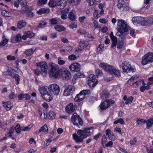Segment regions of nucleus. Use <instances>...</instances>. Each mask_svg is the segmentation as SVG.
I'll return each instance as SVG.
<instances>
[{
  "mask_svg": "<svg viewBox=\"0 0 153 153\" xmlns=\"http://www.w3.org/2000/svg\"><path fill=\"white\" fill-rule=\"evenodd\" d=\"M141 82L140 81H137L133 84V86L134 88H137L140 84Z\"/></svg>",
  "mask_w": 153,
  "mask_h": 153,
  "instance_id": "52",
  "label": "nucleus"
},
{
  "mask_svg": "<svg viewBox=\"0 0 153 153\" xmlns=\"http://www.w3.org/2000/svg\"><path fill=\"white\" fill-rule=\"evenodd\" d=\"M1 13L3 16H5L10 17L11 16V13L5 10H2Z\"/></svg>",
  "mask_w": 153,
  "mask_h": 153,
  "instance_id": "30",
  "label": "nucleus"
},
{
  "mask_svg": "<svg viewBox=\"0 0 153 153\" xmlns=\"http://www.w3.org/2000/svg\"><path fill=\"white\" fill-rule=\"evenodd\" d=\"M49 74L52 78H57L59 76L60 69L57 65L50 62L49 64Z\"/></svg>",
  "mask_w": 153,
  "mask_h": 153,
  "instance_id": "2",
  "label": "nucleus"
},
{
  "mask_svg": "<svg viewBox=\"0 0 153 153\" xmlns=\"http://www.w3.org/2000/svg\"><path fill=\"white\" fill-rule=\"evenodd\" d=\"M153 61V53H148L145 54L143 57L142 61L143 65H145L149 62H152Z\"/></svg>",
  "mask_w": 153,
  "mask_h": 153,
  "instance_id": "6",
  "label": "nucleus"
},
{
  "mask_svg": "<svg viewBox=\"0 0 153 153\" xmlns=\"http://www.w3.org/2000/svg\"><path fill=\"white\" fill-rule=\"evenodd\" d=\"M80 65L77 63H74L69 67L70 70L72 71H78L80 70Z\"/></svg>",
  "mask_w": 153,
  "mask_h": 153,
  "instance_id": "12",
  "label": "nucleus"
},
{
  "mask_svg": "<svg viewBox=\"0 0 153 153\" xmlns=\"http://www.w3.org/2000/svg\"><path fill=\"white\" fill-rule=\"evenodd\" d=\"M49 21L50 22V24L53 25H55L57 24L58 21L56 18H52L50 19Z\"/></svg>",
  "mask_w": 153,
  "mask_h": 153,
  "instance_id": "35",
  "label": "nucleus"
},
{
  "mask_svg": "<svg viewBox=\"0 0 153 153\" xmlns=\"http://www.w3.org/2000/svg\"><path fill=\"white\" fill-rule=\"evenodd\" d=\"M7 59L8 60H14L15 59V56L11 55H8L7 56Z\"/></svg>",
  "mask_w": 153,
  "mask_h": 153,
  "instance_id": "62",
  "label": "nucleus"
},
{
  "mask_svg": "<svg viewBox=\"0 0 153 153\" xmlns=\"http://www.w3.org/2000/svg\"><path fill=\"white\" fill-rule=\"evenodd\" d=\"M71 120L74 125L78 127L79 124L82 126L83 123L82 120L76 113H74L71 117Z\"/></svg>",
  "mask_w": 153,
  "mask_h": 153,
  "instance_id": "5",
  "label": "nucleus"
},
{
  "mask_svg": "<svg viewBox=\"0 0 153 153\" xmlns=\"http://www.w3.org/2000/svg\"><path fill=\"white\" fill-rule=\"evenodd\" d=\"M75 91V88L72 85H69L64 91V95L65 96H68L72 94Z\"/></svg>",
  "mask_w": 153,
  "mask_h": 153,
  "instance_id": "11",
  "label": "nucleus"
},
{
  "mask_svg": "<svg viewBox=\"0 0 153 153\" xmlns=\"http://www.w3.org/2000/svg\"><path fill=\"white\" fill-rule=\"evenodd\" d=\"M12 77L16 81V84L18 85L20 81L19 76L18 74H16L13 75Z\"/></svg>",
  "mask_w": 153,
  "mask_h": 153,
  "instance_id": "36",
  "label": "nucleus"
},
{
  "mask_svg": "<svg viewBox=\"0 0 153 153\" xmlns=\"http://www.w3.org/2000/svg\"><path fill=\"white\" fill-rule=\"evenodd\" d=\"M81 91L85 96L86 95L90 93V90H83Z\"/></svg>",
  "mask_w": 153,
  "mask_h": 153,
  "instance_id": "50",
  "label": "nucleus"
},
{
  "mask_svg": "<svg viewBox=\"0 0 153 153\" xmlns=\"http://www.w3.org/2000/svg\"><path fill=\"white\" fill-rule=\"evenodd\" d=\"M26 23L24 20L20 21L18 22L17 26L19 29H21L26 26Z\"/></svg>",
  "mask_w": 153,
  "mask_h": 153,
  "instance_id": "25",
  "label": "nucleus"
},
{
  "mask_svg": "<svg viewBox=\"0 0 153 153\" xmlns=\"http://www.w3.org/2000/svg\"><path fill=\"white\" fill-rule=\"evenodd\" d=\"M122 67L123 72L128 73L130 71L132 72H134L135 71V69L132 68L131 64L128 62L126 61L122 63Z\"/></svg>",
  "mask_w": 153,
  "mask_h": 153,
  "instance_id": "8",
  "label": "nucleus"
},
{
  "mask_svg": "<svg viewBox=\"0 0 153 153\" xmlns=\"http://www.w3.org/2000/svg\"><path fill=\"white\" fill-rule=\"evenodd\" d=\"M48 88V87L44 86L39 87V90L42 96L45 94L48 93V91H47Z\"/></svg>",
  "mask_w": 153,
  "mask_h": 153,
  "instance_id": "16",
  "label": "nucleus"
},
{
  "mask_svg": "<svg viewBox=\"0 0 153 153\" xmlns=\"http://www.w3.org/2000/svg\"><path fill=\"white\" fill-rule=\"evenodd\" d=\"M93 8L94 10V12L93 13L94 17L96 19H98L100 17V14H98V11L96 9V7H93Z\"/></svg>",
  "mask_w": 153,
  "mask_h": 153,
  "instance_id": "27",
  "label": "nucleus"
},
{
  "mask_svg": "<svg viewBox=\"0 0 153 153\" xmlns=\"http://www.w3.org/2000/svg\"><path fill=\"white\" fill-rule=\"evenodd\" d=\"M123 44V41H119L117 45V48L118 49L121 48L122 47Z\"/></svg>",
  "mask_w": 153,
  "mask_h": 153,
  "instance_id": "56",
  "label": "nucleus"
},
{
  "mask_svg": "<svg viewBox=\"0 0 153 153\" xmlns=\"http://www.w3.org/2000/svg\"><path fill=\"white\" fill-rule=\"evenodd\" d=\"M50 12L49 9L45 8H41L39 10L37 11V13L39 15H41L42 14H47Z\"/></svg>",
  "mask_w": 153,
  "mask_h": 153,
  "instance_id": "21",
  "label": "nucleus"
},
{
  "mask_svg": "<svg viewBox=\"0 0 153 153\" xmlns=\"http://www.w3.org/2000/svg\"><path fill=\"white\" fill-rule=\"evenodd\" d=\"M68 58L71 60H75L76 59V56L72 54L69 55Z\"/></svg>",
  "mask_w": 153,
  "mask_h": 153,
  "instance_id": "51",
  "label": "nucleus"
},
{
  "mask_svg": "<svg viewBox=\"0 0 153 153\" xmlns=\"http://www.w3.org/2000/svg\"><path fill=\"white\" fill-rule=\"evenodd\" d=\"M34 50H33L32 48L26 50L24 53L27 56H30L32 55L33 53Z\"/></svg>",
  "mask_w": 153,
  "mask_h": 153,
  "instance_id": "31",
  "label": "nucleus"
},
{
  "mask_svg": "<svg viewBox=\"0 0 153 153\" xmlns=\"http://www.w3.org/2000/svg\"><path fill=\"white\" fill-rule=\"evenodd\" d=\"M99 66L105 71L108 72L110 74L113 72L112 71L114 67L111 65L105 63H102L100 64Z\"/></svg>",
  "mask_w": 153,
  "mask_h": 153,
  "instance_id": "10",
  "label": "nucleus"
},
{
  "mask_svg": "<svg viewBox=\"0 0 153 153\" xmlns=\"http://www.w3.org/2000/svg\"><path fill=\"white\" fill-rule=\"evenodd\" d=\"M130 34L131 36L135 37L136 34V33L134 30H131L130 31Z\"/></svg>",
  "mask_w": 153,
  "mask_h": 153,
  "instance_id": "63",
  "label": "nucleus"
},
{
  "mask_svg": "<svg viewBox=\"0 0 153 153\" xmlns=\"http://www.w3.org/2000/svg\"><path fill=\"white\" fill-rule=\"evenodd\" d=\"M48 1V0H39L37 3L39 5H42L43 4H46Z\"/></svg>",
  "mask_w": 153,
  "mask_h": 153,
  "instance_id": "40",
  "label": "nucleus"
},
{
  "mask_svg": "<svg viewBox=\"0 0 153 153\" xmlns=\"http://www.w3.org/2000/svg\"><path fill=\"white\" fill-rule=\"evenodd\" d=\"M137 141L136 138L135 137L132 140L130 141V144L131 145H135Z\"/></svg>",
  "mask_w": 153,
  "mask_h": 153,
  "instance_id": "48",
  "label": "nucleus"
},
{
  "mask_svg": "<svg viewBox=\"0 0 153 153\" xmlns=\"http://www.w3.org/2000/svg\"><path fill=\"white\" fill-rule=\"evenodd\" d=\"M3 105L4 108L7 110H10L13 106V104L9 101L3 102Z\"/></svg>",
  "mask_w": 153,
  "mask_h": 153,
  "instance_id": "18",
  "label": "nucleus"
},
{
  "mask_svg": "<svg viewBox=\"0 0 153 153\" xmlns=\"http://www.w3.org/2000/svg\"><path fill=\"white\" fill-rule=\"evenodd\" d=\"M106 137L105 135H103L102 137V143L103 146V144L105 143V142L107 141Z\"/></svg>",
  "mask_w": 153,
  "mask_h": 153,
  "instance_id": "53",
  "label": "nucleus"
},
{
  "mask_svg": "<svg viewBox=\"0 0 153 153\" xmlns=\"http://www.w3.org/2000/svg\"><path fill=\"white\" fill-rule=\"evenodd\" d=\"M133 99V97H128L126 100L125 103L128 104L129 103H131L132 102Z\"/></svg>",
  "mask_w": 153,
  "mask_h": 153,
  "instance_id": "43",
  "label": "nucleus"
},
{
  "mask_svg": "<svg viewBox=\"0 0 153 153\" xmlns=\"http://www.w3.org/2000/svg\"><path fill=\"white\" fill-rule=\"evenodd\" d=\"M42 97L44 99L48 102L50 101L53 99L52 97L51 96V95L49 94L48 92L45 94L44 95L42 96Z\"/></svg>",
  "mask_w": 153,
  "mask_h": 153,
  "instance_id": "23",
  "label": "nucleus"
},
{
  "mask_svg": "<svg viewBox=\"0 0 153 153\" xmlns=\"http://www.w3.org/2000/svg\"><path fill=\"white\" fill-rule=\"evenodd\" d=\"M85 96L81 91L79 94H77L74 98V101L76 102H79L82 101L85 98Z\"/></svg>",
  "mask_w": 153,
  "mask_h": 153,
  "instance_id": "15",
  "label": "nucleus"
},
{
  "mask_svg": "<svg viewBox=\"0 0 153 153\" xmlns=\"http://www.w3.org/2000/svg\"><path fill=\"white\" fill-rule=\"evenodd\" d=\"M48 89L50 93L52 92L54 95H57L59 93L60 88L58 85L53 84L49 85Z\"/></svg>",
  "mask_w": 153,
  "mask_h": 153,
  "instance_id": "7",
  "label": "nucleus"
},
{
  "mask_svg": "<svg viewBox=\"0 0 153 153\" xmlns=\"http://www.w3.org/2000/svg\"><path fill=\"white\" fill-rule=\"evenodd\" d=\"M145 120H144L139 119L137 120L136 121V123L137 124H140V123H145Z\"/></svg>",
  "mask_w": 153,
  "mask_h": 153,
  "instance_id": "60",
  "label": "nucleus"
},
{
  "mask_svg": "<svg viewBox=\"0 0 153 153\" xmlns=\"http://www.w3.org/2000/svg\"><path fill=\"white\" fill-rule=\"evenodd\" d=\"M146 123L147 124V128L149 129L150 127H151L153 124V119L152 118L149 119L146 121Z\"/></svg>",
  "mask_w": 153,
  "mask_h": 153,
  "instance_id": "28",
  "label": "nucleus"
},
{
  "mask_svg": "<svg viewBox=\"0 0 153 153\" xmlns=\"http://www.w3.org/2000/svg\"><path fill=\"white\" fill-rule=\"evenodd\" d=\"M54 28L57 31L61 32L65 30L66 28L62 25H56L54 26Z\"/></svg>",
  "mask_w": 153,
  "mask_h": 153,
  "instance_id": "24",
  "label": "nucleus"
},
{
  "mask_svg": "<svg viewBox=\"0 0 153 153\" xmlns=\"http://www.w3.org/2000/svg\"><path fill=\"white\" fill-rule=\"evenodd\" d=\"M56 1H50L48 3V4L51 7H53L56 6Z\"/></svg>",
  "mask_w": 153,
  "mask_h": 153,
  "instance_id": "44",
  "label": "nucleus"
},
{
  "mask_svg": "<svg viewBox=\"0 0 153 153\" xmlns=\"http://www.w3.org/2000/svg\"><path fill=\"white\" fill-rule=\"evenodd\" d=\"M68 18L72 21H74L75 19V16L74 13L72 12H70L68 15Z\"/></svg>",
  "mask_w": 153,
  "mask_h": 153,
  "instance_id": "33",
  "label": "nucleus"
},
{
  "mask_svg": "<svg viewBox=\"0 0 153 153\" xmlns=\"http://www.w3.org/2000/svg\"><path fill=\"white\" fill-rule=\"evenodd\" d=\"M112 132L109 129H107L105 131L106 135L108 137L109 136L112 134Z\"/></svg>",
  "mask_w": 153,
  "mask_h": 153,
  "instance_id": "57",
  "label": "nucleus"
},
{
  "mask_svg": "<svg viewBox=\"0 0 153 153\" xmlns=\"http://www.w3.org/2000/svg\"><path fill=\"white\" fill-rule=\"evenodd\" d=\"M96 75L98 76L101 75L102 73L100 70L99 69H97L96 70Z\"/></svg>",
  "mask_w": 153,
  "mask_h": 153,
  "instance_id": "55",
  "label": "nucleus"
},
{
  "mask_svg": "<svg viewBox=\"0 0 153 153\" xmlns=\"http://www.w3.org/2000/svg\"><path fill=\"white\" fill-rule=\"evenodd\" d=\"M109 93L105 91H103L102 93L100 94V96L101 99L104 100L108 98V97Z\"/></svg>",
  "mask_w": 153,
  "mask_h": 153,
  "instance_id": "26",
  "label": "nucleus"
},
{
  "mask_svg": "<svg viewBox=\"0 0 153 153\" xmlns=\"http://www.w3.org/2000/svg\"><path fill=\"white\" fill-rule=\"evenodd\" d=\"M65 109L67 113H71L74 111L75 107L72 103H70L66 106Z\"/></svg>",
  "mask_w": 153,
  "mask_h": 153,
  "instance_id": "13",
  "label": "nucleus"
},
{
  "mask_svg": "<svg viewBox=\"0 0 153 153\" xmlns=\"http://www.w3.org/2000/svg\"><path fill=\"white\" fill-rule=\"evenodd\" d=\"M153 19V18L152 17H148V20L150 21V22H149L148 23H146V24H145V25H146L150 26L152 24H153V19Z\"/></svg>",
  "mask_w": 153,
  "mask_h": 153,
  "instance_id": "46",
  "label": "nucleus"
},
{
  "mask_svg": "<svg viewBox=\"0 0 153 153\" xmlns=\"http://www.w3.org/2000/svg\"><path fill=\"white\" fill-rule=\"evenodd\" d=\"M112 71L113 72L111 73V74H113L117 76H120V71L118 70H117L114 68Z\"/></svg>",
  "mask_w": 153,
  "mask_h": 153,
  "instance_id": "32",
  "label": "nucleus"
},
{
  "mask_svg": "<svg viewBox=\"0 0 153 153\" xmlns=\"http://www.w3.org/2000/svg\"><path fill=\"white\" fill-rule=\"evenodd\" d=\"M39 114L40 115L41 118L42 119H45L47 117V113L44 111H43L42 112L40 111H39Z\"/></svg>",
  "mask_w": 153,
  "mask_h": 153,
  "instance_id": "29",
  "label": "nucleus"
},
{
  "mask_svg": "<svg viewBox=\"0 0 153 153\" xmlns=\"http://www.w3.org/2000/svg\"><path fill=\"white\" fill-rule=\"evenodd\" d=\"M117 26V30L118 31L125 33L129 30V27L126 22L123 20H118Z\"/></svg>",
  "mask_w": 153,
  "mask_h": 153,
  "instance_id": "3",
  "label": "nucleus"
},
{
  "mask_svg": "<svg viewBox=\"0 0 153 153\" xmlns=\"http://www.w3.org/2000/svg\"><path fill=\"white\" fill-rule=\"evenodd\" d=\"M21 128V127H20V125L18 123L15 127V129L17 133H19L21 131H22Z\"/></svg>",
  "mask_w": 153,
  "mask_h": 153,
  "instance_id": "39",
  "label": "nucleus"
},
{
  "mask_svg": "<svg viewBox=\"0 0 153 153\" xmlns=\"http://www.w3.org/2000/svg\"><path fill=\"white\" fill-rule=\"evenodd\" d=\"M26 15L27 16L29 17H33L34 15V14L32 12H31L30 11H28L26 13Z\"/></svg>",
  "mask_w": 153,
  "mask_h": 153,
  "instance_id": "61",
  "label": "nucleus"
},
{
  "mask_svg": "<svg viewBox=\"0 0 153 153\" xmlns=\"http://www.w3.org/2000/svg\"><path fill=\"white\" fill-rule=\"evenodd\" d=\"M68 11L69 9L68 8L65 9L61 11V17L62 19H65L67 18V14L68 13Z\"/></svg>",
  "mask_w": 153,
  "mask_h": 153,
  "instance_id": "19",
  "label": "nucleus"
},
{
  "mask_svg": "<svg viewBox=\"0 0 153 153\" xmlns=\"http://www.w3.org/2000/svg\"><path fill=\"white\" fill-rule=\"evenodd\" d=\"M88 84L91 87H94L97 85L98 80L96 79L95 76L93 74L89 75L88 78Z\"/></svg>",
  "mask_w": 153,
  "mask_h": 153,
  "instance_id": "9",
  "label": "nucleus"
},
{
  "mask_svg": "<svg viewBox=\"0 0 153 153\" xmlns=\"http://www.w3.org/2000/svg\"><path fill=\"white\" fill-rule=\"evenodd\" d=\"M36 66H37L38 68L40 69L41 73L43 76L46 75L48 67L47 63L45 62H42L36 63Z\"/></svg>",
  "mask_w": 153,
  "mask_h": 153,
  "instance_id": "4",
  "label": "nucleus"
},
{
  "mask_svg": "<svg viewBox=\"0 0 153 153\" xmlns=\"http://www.w3.org/2000/svg\"><path fill=\"white\" fill-rule=\"evenodd\" d=\"M48 128L47 125L45 124L43 127H42L39 130V132H41L42 131L45 132L48 131Z\"/></svg>",
  "mask_w": 153,
  "mask_h": 153,
  "instance_id": "34",
  "label": "nucleus"
},
{
  "mask_svg": "<svg viewBox=\"0 0 153 153\" xmlns=\"http://www.w3.org/2000/svg\"><path fill=\"white\" fill-rule=\"evenodd\" d=\"M110 36L112 41V43L111 45V47L114 48L116 46L117 44V38L113 35V32H111L110 34Z\"/></svg>",
  "mask_w": 153,
  "mask_h": 153,
  "instance_id": "14",
  "label": "nucleus"
},
{
  "mask_svg": "<svg viewBox=\"0 0 153 153\" xmlns=\"http://www.w3.org/2000/svg\"><path fill=\"white\" fill-rule=\"evenodd\" d=\"M32 127L30 125H29L27 127H21V130L22 131H29L31 128Z\"/></svg>",
  "mask_w": 153,
  "mask_h": 153,
  "instance_id": "38",
  "label": "nucleus"
},
{
  "mask_svg": "<svg viewBox=\"0 0 153 153\" xmlns=\"http://www.w3.org/2000/svg\"><path fill=\"white\" fill-rule=\"evenodd\" d=\"M107 138L109 140H114L116 139V137L113 132L112 133V134L109 136Z\"/></svg>",
  "mask_w": 153,
  "mask_h": 153,
  "instance_id": "45",
  "label": "nucleus"
},
{
  "mask_svg": "<svg viewBox=\"0 0 153 153\" xmlns=\"http://www.w3.org/2000/svg\"><path fill=\"white\" fill-rule=\"evenodd\" d=\"M144 18L143 17H134L132 19V21L133 23H140L142 25V21H144Z\"/></svg>",
  "mask_w": 153,
  "mask_h": 153,
  "instance_id": "22",
  "label": "nucleus"
},
{
  "mask_svg": "<svg viewBox=\"0 0 153 153\" xmlns=\"http://www.w3.org/2000/svg\"><path fill=\"white\" fill-rule=\"evenodd\" d=\"M62 76L64 79H69L71 77V74L68 71H64L62 74Z\"/></svg>",
  "mask_w": 153,
  "mask_h": 153,
  "instance_id": "17",
  "label": "nucleus"
},
{
  "mask_svg": "<svg viewBox=\"0 0 153 153\" xmlns=\"http://www.w3.org/2000/svg\"><path fill=\"white\" fill-rule=\"evenodd\" d=\"M49 115L51 118V119H53L55 118V114L53 111H50L49 112Z\"/></svg>",
  "mask_w": 153,
  "mask_h": 153,
  "instance_id": "47",
  "label": "nucleus"
},
{
  "mask_svg": "<svg viewBox=\"0 0 153 153\" xmlns=\"http://www.w3.org/2000/svg\"><path fill=\"white\" fill-rule=\"evenodd\" d=\"M58 63L60 65H63L65 63V61L62 60L60 58H58Z\"/></svg>",
  "mask_w": 153,
  "mask_h": 153,
  "instance_id": "54",
  "label": "nucleus"
},
{
  "mask_svg": "<svg viewBox=\"0 0 153 153\" xmlns=\"http://www.w3.org/2000/svg\"><path fill=\"white\" fill-rule=\"evenodd\" d=\"M108 101L107 100L104 101L100 105V106L101 110H105L109 107V103Z\"/></svg>",
  "mask_w": 153,
  "mask_h": 153,
  "instance_id": "20",
  "label": "nucleus"
},
{
  "mask_svg": "<svg viewBox=\"0 0 153 153\" xmlns=\"http://www.w3.org/2000/svg\"><path fill=\"white\" fill-rule=\"evenodd\" d=\"M84 76V75L83 74H82L79 72H78L76 73V74H74V77L76 78H81L83 77Z\"/></svg>",
  "mask_w": 153,
  "mask_h": 153,
  "instance_id": "42",
  "label": "nucleus"
},
{
  "mask_svg": "<svg viewBox=\"0 0 153 153\" xmlns=\"http://www.w3.org/2000/svg\"><path fill=\"white\" fill-rule=\"evenodd\" d=\"M13 70L11 68H8L6 71L4 72L5 75H10L13 72Z\"/></svg>",
  "mask_w": 153,
  "mask_h": 153,
  "instance_id": "37",
  "label": "nucleus"
},
{
  "mask_svg": "<svg viewBox=\"0 0 153 153\" xmlns=\"http://www.w3.org/2000/svg\"><path fill=\"white\" fill-rule=\"evenodd\" d=\"M21 39V36L19 34L17 35L15 37V40L16 42H19Z\"/></svg>",
  "mask_w": 153,
  "mask_h": 153,
  "instance_id": "59",
  "label": "nucleus"
},
{
  "mask_svg": "<svg viewBox=\"0 0 153 153\" xmlns=\"http://www.w3.org/2000/svg\"><path fill=\"white\" fill-rule=\"evenodd\" d=\"M90 131L86 130H78L77 132L78 135L76 134H73V137L76 143L81 142L84 138H86L89 134Z\"/></svg>",
  "mask_w": 153,
  "mask_h": 153,
  "instance_id": "1",
  "label": "nucleus"
},
{
  "mask_svg": "<svg viewBox=\"0 0 153 153\" xmlns=\"http://www.w3.org/2000/svg\"><path fill=\"white\" fill-rule=\"evenodd\" d=\"M26 34L27 35V36L28 38H31L33 37L34 36V34L32 32L30 31H27L25 32Z\"/></svg>",
  "mask_w": 153,
  "mask_h": 153,
  "instance_id": "41",
  "label": "nucleus"
},
{
  "mask_svg": "<svg viewBox=\"0 0 153 153\" xmlns=\"http://www.w3.org/2000/svg\"><path fill=\"white\" fill-rule=\"evenodd\" d=\"M7 42L8 40L7 39H4L0 43V45L1 46H3L7 43Z\"/></svg>",
  "mask_w": 153,
  "mask_h": 153,
  "instance_id": "49",
  "label": "nucleus"
},
{
  "mask_svg": "<svg viewBox=\"0 0 153 153\" xmlns=\"http://www.w3.org/2000/svg\"><path fill=\"white\" fill-rule=\"evenodd\" d=\"M69 27L70 28H76L77 27V24L75 22H74L70 25Z\"/></svg>",
  "mask_w": 153,
  "mask_h": 153,
  "instance_id": "58",
  "label": "nucleus"
},
{
  "mask_svg": "<svg viewBox=\"0 0 153 153\" xmlns=\"http://www.w3.org/2000/svg\"><path fill=\"white\" fill-rule=\"evenodd\" d=\"M61 41L63 43H67L68 42V39L65 37H62L61 38Z\"/></svg>",
  "mask_w": 153,
  "mask_h": 153,
  "instance_id": "64",
  "label": "nucleus"
}]
</instances>
